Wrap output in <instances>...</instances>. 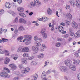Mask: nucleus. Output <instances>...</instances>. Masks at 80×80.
<instances>
[{"mask_svg": "<svg viewBox=\"0 0 80 80\" xmlns=\"http://www.w3.org/2000/svg\"><path fill=\"white\" fill-rule=\"evenodd\" d=\"M47 12L48 14L49 15H51L52 14V10L50 8H48V9Z\"/></svg>", "mask_w": 80, "mask_h": 80, "instance_id": "obj_21", "label": "nucleus"}, {"mask_svg": "<svg viewBox=\"0 0 80 80\" xmlns=\"http://www.w3.org/2000/svg\"><path fill=\"white\" fill-rule=\"evenodd\" d=\"M76 63L78 65H80V60L78 59L76 60Z\"/></svg>", "mask_w": 80, "mask_h": 80, "instance_id": "obj_43", "label": "nucleus"}, {"mask_svg": "<svg viewBox=\"0 0 80 80\" xmlns=\"http://www.w3.org/2000/svg\"><path fill=\"white\" fill-rule=\"evenodd\" d=\"M17 77H23V75L22 74L19 73L17 74Z\"/></svg>", "mask_w": 80, "mask_h": 80, "instance_id": "obj_45", "label": "nucleus"}, {"mask_svg": "<svg viewBox=\"0 0 80 80\" xmlns=\"http://www.w3.org/2000/svg\"><path fill=\"white\" fill-rule=\"evenodd\" d=\"M23 37L21 36L17 38V40L19 41V40H23Z\"/></svg>", "mask_w": 80, "mask_h": 80, "instance_id": "obj_40", "label": "nucleus"}, {"mask_svg": "<svg viewBox=\"0 0 80 80\" xmlns=\"http://www.w3.org/2000/svg\"><path fill=\"white\" fill-rule=\"evenodd\" d=\"M17 52L21 53V52H23V48H18V50L17 51Z\"/></svg>", "mask_w": 80, "mask_h": 80, "instance_id": "obj_27", "label": "nucleus"}, {"mask_svg": "<svg viewBox=\"0 0 80 80\" xmlns=\"http://www.w3.org/2000/svg\"><path fill=\"white\" fill-rule=\"evenodd\" d=\"M33 77L34 80H37L38 78V75L37 73H35L33 75Z\"/></svg>", "mask_w": 80, "mask_h": 80, "instance_id": "obj_25", "label": "nucleus"}, {"mask_svg": "<svg viewBox=\"0 0 80 80\" xmlns=\"http://www.w3.org/2000/svg\"><path fill=\"white\" fill-rule=\"evenodd\" d=\"M74 55L76 56V57H79V55L78 54V53L77 52H75L74 53Z\"/></svg>", "mask_w": 80, "mask_h": 80, "instance_id": "obj_41", "label": "nucleus"}, {"mask_svg": "<svg viewBox=\"0 0 80 80\" xmlns=\"http://www.w3.org/2000/svg\"><path fill=\"white\" fill-rule=\"evenodd\" d=\"M18 30L19 31H22L24 30V28L21 26H20L18 28Z\"/></svg>", "mask_w": 80, "mask_h": 80, "instance_id": "obj_32", "label": "nucleus"}, {"mask_svg": "<svg viewBox=\"0 0 80 80\" xmlns=\"http://www.w3.org/2000/svg\"><path fill=\"white\" fill-rule=\"evenodd\" d=\"M12 56L13 57V59L15 60H17L18 58V56L17 54H13Z\"/></svg>", "mask_w": 80, "mask_h": 80, "instance_id": "obj_20", "label": "nucleus"}, {"mask_svg": "<svg viewBox=\"0 0 80 80\" xmlns=\"http://www.w3.org/2000/svg\"><path fill=\"white\" fill-rule=\"evenodd\" d=\"M19 23H27L26 20L23 18H20L19 21Z\"/></svg>", "mask_w": 80, "mask_h": 80, "instance_id": "obj_16", "label": "nucleus"}, {"mask_svg": "<svg viewBox=\"0 0 80 80\" xmlns=\"http://www.w3.org/2000/svg\"><path fill=\"white\" fill-rule=\"evenodd\" d=\"M22 65V64H19V68H20L21 69V68H22V67H23Z\"/></svg>", "mask_w": 80, "mask_h": 80, "instance_id": "obj_62", "label": "nucleus"}, {"mask_svg": "<svg viewBox=\"0 0 80 80\" xmlns=\"http://www.w3.org/2000/svg\"><path fill=\"white\" fill-rule=\"evenodd\" d=\"M24 38H25L22 41V42H26L25 43V45H29L30 44V40H31L32 39V36L31 35H24Z\"/></svg>", "mask_w": 80, "mask_h": 80, "instance_id": "obj_2", "label": "nucleus"}, {"mask_svg": "<svg viewBox=\"0 0 80 80\" xmlns=\"http://www.w3.org/2000/svg\"><path fill=\"white\" fill-rule=\"evenodd\" d=\"M2 40H3V42H8V39L5 38H2Z\"/></svg>", "mask_w": 80, "mask_h": 80, "instance_id": "obj_42", "label": "nucleus"}, {"mask_svg": "<svg viewBox=\"0 0 80 80\" xmlns=\"http://www.w3.org/2000/svg\"><path fill=\"white\" fill-rule=\"evenodd\" d=\"M61 45V43H60V42H58L56 44V47H60Z\"/></svg>", "mask_w": 80, "mask_h": 80, "instance_id": "obj_44", "label": "nucleus"}, {"mask_svg": "<svg viewBox=\"0 0 80 80\" xmlns=\"http://www.w3.org/2000/svg\"><path fill=\"white\" fill-rule=\"evenodd\" d=\"M48 20V18L45 17L44 18H43L42 21L43 22H46V21H47Z\"/></svg>", "mask_w": 80, "mask_h": 80, "instance_id": "obj_37", "label": "nucleus"}, {"mask_svg": "<svg viewBox=\"0 0 80 80\" xmlns=\"http://www.w3.org/2000/svg\"><path fill=\"white\" fill-rule=\"evenodd\" d=\"M17 10L18 12H23L24 11V9L23 8H17Z\"/></svg>", "mask_w": 80, "mask_h": 80, "instance_id": "obj_23", "label": "nucleus"}, {"mask_svg": "<svg viewBox=\"0 0 80 80\" xmlns=\"http://www.w3.org/2000/svg\"><path fill=\"white\" fill-rule=\"evenodd\" d=\"M29 71H30V68H26L25 70H22V73H27Z\"/></svg>", "mask_w": 80, "mask_h": 80, "instance_id": "obj_11", "label": "nucleus"}, {"mask_svg": "<svg viewBox=\"0 0 80 80\" xmlns=\"http://www.w3.org/2000/svg\"><path fill=\"white\" fill-rule=\"evenodd\" d=\"M38 20L39 21H43V17H42V18H38Z\"/></svg>", "mask_w": 80, "mask_h": 80, "instance_id": "obj_54", "label": "nucleus"}, {"mask_svg": "<svg viewBox=\"0 0 80 80\" xmlns=\"http://www.w3.org/2000/svg\"><path fill=\"white\" fill-rule=\"evenodd\" d=\"M65 64L68 67H69V68L73 71H76L77 68L76 67L74 66H71V63H70V60H67L64 61Z\"/></svg>", "mask_w": 80, "mask_h": 80, "instance_id": "obj_1", "label": "nucleus"}, {"mask_svg": "<svg viewBox=\"0 0 80 80\" xmlns=\"http://www.w3.org/2000/svg\"><path fill=\"white\" fill-rule=\"evenodd\" d=\"M18 22V18H16L15 19L13 22V23H17Z\"/></svg>", "mask_w": 80, "mask_h": 80, "instance_id": "obj_31", "label": "nucleus"}, {"mask_svg": "<svg viewBox=\"0 0 80 80\" xmlns=\"http://www.w3.org/2000/svg\"><path fill=\"white\" fill-rule=\"evenodd\" d=\"M30 50L28 47H26L23 48V52H28Z\"/></svg>", "mask_w": 80, "mask_h": 80, "instance_id": "obj_19", "label": "nucleus"}, {"mask_svg": "<svg viewBox=\"0 0 80 80\" xmlns=\"http://www.w3.org/2000/svg\"><path fill=\"white\" fill-rule=\"evenodd\" d=\"M59 70L62 72H67L68 71L67 67L65 66H61L59 67Z\"/></svg>", "mask_w": 80, "mask_h": 80, "instance_id": "obj_6", "label": "nucleus"}, {"mask_svg": "<svg viewBox=\"0 0 80 80\" xmlns=\"http://www.w3.org/2000/svg\"><path fill=\"white\" fill-rule=\"evenodd\" d=\"M3 54L4 53H5V55L7 57V56H8L9 55H10V53H9V52L7 51L6 50H4Z\"/></svg>", "mask_w": 80, "mask_h": 80, "instance_id": "obj_22", "label": "nucleus"}, {"mask_svg": "<svg viewBox=\"0 0 80 80\" xmlns=\"http://www.w3.org/2000/svg\"><path fill=\"white\" fill-rule=\"evenodd\" d=\"M10 59L8 58H6L4 60V63L5 64H8L9 62H10Z\"/></svg>", "mask_w": 80, "mask_h": 80, "instance_id": "obj_15", "label": "nucleus"}, {"mask_svg": "<svg viewBox=\"0 0 80 80\" xmlns=\"http://www.w3.org/2000/svg\"><path fill=\"white\" fill-rule=\"evenodd\" d=\"M9 66L13 70H15L17 69V66L15 64L12 63L10 64Z\"/></svg>", "mask_w": 80, "mask_h": 80, "instance_id": "obj_9", "label": "nucleus"}, {"mask_svg": "<svg viewBox=\"0 0 80 80\" xmlns=\"http://www.w3.org/2000/svg\"><path fill=\"white\" fill-rule=\"evenodd\" d=\"M68 34H67L66 35L64 36V38H68Z\"/></svg>", "mask_w": 80, "mask_h": 80, "instance_id": "obj_56", "label": "nucleus"}, {"mask_svg": "<svg viewBox=\"0 0 80 80\" xmlns=\"http://www.w3.org/2000/svg\"><path fill=\"white\" fill-rule=\"evenodd\" d=\"M61 25H62V26H63L64 27H65V24L63 22H62L60 24Z\"/></svg>", "mask_w": 80, "mask_h": 80, "instance_id": "obj_57", "label": "nucleus"}, {"mask_svg": "<svg viewBox=\"0 0 80 80\" xmlns=\"http://www.w3.org/2000/svg\"><path fill=\"white\" fill-rule=\"evenodd\" d=\"M37 64V62L35 61H33L31 63V65H36Z\"/></svg>", "mask_w": 80, "mask_h": 80, "instance_id": "obj_29", "label": "nucleus"}, {"mask_svg": "<svg viewBox=\"0 0 80 80\" xmlns=\"http://www.w3.org/2000/svg\"><path fill=\"white\" fill-rule=\"evenodd\" d=\"M69 34H70L71 36H72V37L73 36V35H74V33H73V32H72V29H69Z\"/></svg>", "mask_w": 80, "mask_h": 80, "instance_id": "obj_24", "label": "nucleus"}, {"mask_svg": "<svg viewBox=\"0 0 80 80\" xmlns=\"http://www.w3.org/2000/svg\"><path fill=\"white\" fill-rule=\"evenodd\" d=\"M3 69L4 70H5L6 72H8V73H10V70L8 69V68H3Z\"/></svg>", "mask_w": 80, "mask_h": 80, "instance_id": "obj_38", "label": "nucleus"}, {"mask_svg": "<svg viewBox=\"0 0 80 80\" xmlns=\"http://www.w3.org/2000/svg\"><path fill=\"white\" fill-rule=\"evenodd\" d=\"M9 13H10V14H12V16H15V13L14 12H13V11H10Z\"/></svg>", "mask_w": 80, "mask_h": 80, "instance_id": "obj_33", "label": "nucleus"}, {"mask_svg": "<svg viewBox=\"0 0 80 80\" xmlns=\"http://www.w3.org/2000/svg\"><path fill=\"white\" fill-rule=\"evenodd\" d=\"M49 63V62L48 61H46L45 62V65L44 66V67H45V66H47V65H48Z\"/></svg>", "mask_w": 80, "mask_h": 80, "instance_id": "obj_36", "label": "nucleus"}, {"mask_svg": "<svg viewBox=\"0 0 80 80\" xmlns=\"http://www.w3.org/2000/svg\"><path fill=\"white\" fill-rule=\"evenodd\" d=\"M66 17L69 20H71L72 19V16L70 13H68L67 14Z\"/></svg>", "mask_w": 80, "mask_h": 80, "instance_id": "obj_12", "label": "nucleus"}, {"mask_svg": "<svg viewBox=\"0 0 80 80\" xmlns=\"http://www.w3.org/2000/svg\"><path fill=\"white\" fill-rule=\"evenodd\" d=\"M21 62L22 63H23V64H27V61L26 60H22Z\"/></svg>", "mask_w": 80, "mask_h": 80, "instance_id": "obj_35", "label": "nucleus"}, {"mask_svg": "<svg viewBox=\"0 0 80 80\" xmlns=\"http://www.w3.org/2000/svg\"><path fill=\"white\" fill-rule=\"evenodd\" d=\"M45 31V29H43L41 30V33L42 35L43 38H46L47 37V33H44Z\"/></svg>", "mask_w": 80, "mask_h": 80, "instance_id": "obj_7", "label": "nucleus"}, {"mask_svg": "<svg viewBox=\"0 0 80 80\" xmlns=\"http://www.w3.org/2000/svg\"><path fill=\"white\" fill-rule=\"evenodd\" d=\"M11 6V4L9 3V2H8L5 3V7H6V8H10Z\"/></svg>", "mask_w": 80, "mask_h": 80, "instance_id": "obj_14", "label": "nucleus"}, {"mask_svg": "<svg viewBox=\"0 0 80 80\" xmlns=\"http://www.w3.org/2000/svg\"><path fill=\"white\" fill-rule=\"evenodd\" d=\"M44 48H42L40 50V52H43L44 51Z\"/></svg>", "mask_w": 80, "mask_h": 80, "instance_id": "obj_59", "label": "nucleus"}, {"mask_svg": "<svg viewBox=\"0 0 80 80\" xmlns=\"http://www.w3.org/2000/svg\"><path fill=\"white\" fill-rule=\"evenodd\" d=\"M72 40V38H69L68 41L69 42H70Z\"/></svg>", "mask_w": 80, "mask_h": 80, "instance_id": "obj_53", "label": "nucleus"}, {"mask_svg": "<svg viewBox=\"0 0 80 80\" xmlns=\"http://www.w3.org/2000/svg\"><path fill=\"white\" fill-rule=\"evenodd\" d=\"M36 45L35 46H33L32 47V51H33L35 53H37V52L39 50V49H38V47H40L41 44L40 43L38 42H37L36 44Z\"/></svg>", "mask_w": 80, "mask_h": 80, "instance_id": "obj_3", "label": "nucleus"}, {"mask_svg": "<svg viewBox=\"0 0 80 80\" xmlns=\"http://www.w3.org/2000/svg\"><path fill=\"white\" fill-rule=\"evenodd\" d=\"M19 78L18 77H15L13 78V80H18Z\"/></svg>", "mask_w": 80, "mask_h": 80, "instance_id": "obj_50", "label": "nucleus"}, {"mask_svg": "<svg viewBox=\"0 0 80 80\" xmlns=\"http://www.w3.org/2000/svg\"><path fill=\"white\" fill-rule=\"evenodd\" d=\"M44 56V54L43 53H41L38 56V57L39 58H43Z\"/></svg>", "mask_w": 80, "mask_h": 80, "instance_id": "obj_28", "label": "nucleus"}, {"mask_svg": "<svg viewBox=\"0 0 80 80\" xmlns=\"http://www.w3.org/2000/svg\"><path fill=\"white\" fill-rule=\"evenodd\" d=\"M0 76L6 78L10 77V76L8 74H7V72H2L0 73Z\"/></svg>", "mask_w": 80, "mask_h": 80, "instance_id": "obj_5", "label": "nucleus"}, {"mask_svg": "<svg viewBox=\"0 0 80 80\" xmlns=\"http://www.w3.org/2000/svg\"><path fill=\"white\" fill-rule=\"evenodd\" d=\"M72 25L73 28H77L78 27V24L74 21L72 22Z\"/></svg>", "mask_w": 80, "mask_h": 80, "instance_id": "obj_17", "label": "nucleus"}, {"mask_svg": "<svg viewBox=\"0 0 80 80\" xmlns=\"http://www.w3.org/2000/svg\"><path fill=\"white\" fill-rule=\"evenodd\" d=\"M46 74L47 73L45 72H42L41 75V78L42 80H47V76H46Z\"/></svg>", "mask_w": 80, "mask_h": 80, "instance_id": "obj_8", "label": "nucleus"}, {"mask_svg": "<svg viewBox=\"0 0 80 80\" xmlns=\"http://www.w3.org/2000/svg\"><path fill=\"white\" fill-rule=\"evenodd\" d=\"M42 48H46V47L45 46V44H43L42 45Z\"/></svg>", "mask_w": 80, "mask_h": 80, "instance_id": "obj_61", "label": "nucleus"}, {"mask_svg": "<svg viewBox=\"0 0 80 80\" xmlns=\"http://www.w3.org/2000/svg\"><path fill=\"white\" fill-rule=\"evenodd\" d=\"M58 40L59 42H62V41H63V39H62V38H58Z\"/></svg>", "mask_w": 80, "mask_h": 80, "instance_id": "obj_51", "label": "nucleus"}, {"mask_svg": "<svg viewBox=\"0 0 80 80\" xmlns=\"http://www.w3.org/2000/svg\"><path fill=\"white\" fill-rule=\"evenodd\" d=\"M51 72H52V70H51V69H49L47 72V73H48V74H49V73H50Z\"/></svg>", "mask_w": 80, "mask_h": 80, "instance_id": "obj_49", "label": "nucleus"}, {"mask_svg": "<svg viewBox=\"0 0 80 80\" xmlns=\"http://www.w3.org/2000/svg\"><path fill=\"white\" fill-rule=\"evenodd\" d=\"M69 3L72 7H75V2L73 0H69Z\"/></svg>", "mask_w": 80, "mask_h": 80, "instance_id": "obj_13", "label": "nucleus"}, {"mask_svg": "<svg viewBox=\"0 0 80 80\" xmlns=\"http://www.w3.org/2000/svg\"><path fill=\"white\" fill-rule=\"evenodd\" d=\"M5 12V11L3 9H1L0 10V16H1L2 15L4 12Z\"/></svg>", "mask_w": 80, "mask_h": 80, "instance_id": "obj_30", "label": "nucleus"}, {"mask_svg": "<svg viewBox=\"0 0 80 80\" xmlns=\"http://www.w3.org/2000/svg\"><path fill=\"white\" fill-rule=\"evenodd\" d=\"M34 2L30 3V5L31 7H34L36 4L38 5L39 6L41 5L42 3L40 2H39V1H37V0H34Z\"/></svg>", "mask_w": 80, "mask_h": 80, "instance_id": "obj_4", "label": "nucleus"}, {"mask_svg": "<svg viewBox=\"0 0 80 80\" xmlns=\"http://www.w3.org/2000/svg\"><path fill=\"white\" fill-rule=\"evenodd\" d=\"M77 77H78V80L80 79V73L79 74H78Z\"/></svg>", "mask_w": 80, "mask_h": 80, "instance_id": "obj_58", "label": "nucleus"}, {"mask_svg": "<svg viewBox=\"0 0 80 80\" xmlns=\"http://www.w3.org/2000/svg\"><path fill=\"white\" fill-rule=\"evenodd\" d=\"M80 37V30L78 31L77 32L74 34V37L77 38Z\"/></svg>", "mask_w": 80, "mask_h": 80, "instance_id": "obj_10", "label": "nucleus"}, {"mask_svg": "<svg viewBox=\"0 0 80 80\" xmlns=\"http://www.w3.org/2000/svg\"><path fill=\"white\" fill-rule=\"evenodd\" d=\"M17 2L18 3H22V0H17Z\"/></svg>", "mask_w": 80, "mask_h": 80, "instance_id": "obj_55", "label": "nucleus"}, {"mask_svg": "<svg viewBox=\"0 0 80 80\" xmlns=\"http://www.w3.org/2000/svg\"><path fill=\"white\" fill-rule=\"evenodd\" d=\"M58 11L60 13H62V9H59Z\"/></svg>", "mask_w": 80, "mask_h": 80, "instance_id": "obj_63", "label": "nucleus"}, {"mask_svg": "<svg viewBox=\"0 0 80 80\" xmlns=\"http://www.w3.org/2000/svg\"><path fill=\"white\" fill-rule=\"evenodd\" d=\"M19 15L21 16V17H26L25 13H19Z\"/></svg>", "mask_w": 80, "mask_h": 80, "instance_id": "obj_34", "label": "nucleus"}, {"mask_svg": "<svg viewBox=\"0 0 80 80\" xmlns=\"http://www.w3.org/2000/svg\"><path fill=\"white\" fill-rule=\"evenodd\" d=\"M76 6L77 7L79 8L80 7V0H76Z\"/></svg>", "mask_w": 80, "mask_h": 80, "instance_id": "obj_18", "label": "nucleus"}, {"mask_svg": "<svg viewBox=\"0 0 80 80\" xmlns=\"http://www.w3.org/2000/svg\"><path fill=\"white\" fill-rule=\"evenodd\" d=\"M28 56V54L25 53L23 54V57H27Z\"/></svg>", "mask_w": 80, "mask_h": 80, "instance_id": "obj_48", "label": "nucleus"}, {"mask_svg": "<svg viewBox=\"0 0 80 80\" xmlns=\"http://www.w3.org/2000/svg\"><path fill=\"white\" fill-rule=\"evenodd\" d=\"M66 9H69L70 8V5H68L66 7Z\"/></svg>", "mask_w": 80, "mask_h": 80, "instance_id": "obj_64", "label": "nucleus"}, {"mask_svg": "<svg viewBox=\"0 0 80 80\" xmlns=\"http://www.w3.org/2000/svg\"><path fill=\"white\" fill-rule=\"evenodd\" d=\"M58 29L59 32H61L62 31H63V27L61 26H58Z\"/></svg>", "mask_w": 80, "mask_h": 80, "instance_id": "obj_26", "label": "nucleus"}, {"mask_svg": "<svg viewBox=\"0 0 80 80\" xmlns=\"http://www.w3.org/2000/svg\"><path fill=\"white\" fill-rule=\"evenodd\" d=\"M14 33L15 34H17L18 33V30L17 29H15L14 31Z\"/></svg>", "mask_w": 80, "mask_h": 80, "instance_id": "obj_52", "label": "nucleus"}, {"mask_svg": "<svg viewBox=\"0 0 80 80\" xmlns=\"http://www.w3.org/2000/svg\"><path fill=\"white\" fill-rule=\"evenodd\" d=\"M4 50H2V49H0V54H3Z\"/></svg>", "mask_w": 80, "mask_h": 80, "instance_id": "obj_47", "label": "nucleus"}, {"mask_svg": "<svg viewBox=\"0 0 80 80\" xmlns=\"http://www.w3.org/2000/svg\"><path fill=\"white\" fill-rule=\"evenodd\" d=\"M75 59L73 60L72 63L73 65H76V63H77Z\"/></svg>", "mask_w": 80, "mask_h": 80, "instance_id": "obj_39", "label": "nucleus"}, {"mask_svg": "<svg viewBox=\"0 0 80 80\" xmlns=\"http://www.w3.org/2000/svg\"><path fill=\"white\" fill-rule=\"evenodd\" d=\"M34 39L36 41L38 40V37H37V36H35L34 38Z\"/></svg>", "mask_w": 80, "mask_h": 80, "instance_id": "obj_60", "label": "nucleus"}, {"mask_svg": "<svg viewBox=\"0 0 80 80\" xmlns=\"http://www.w3.org/2000/svg\"><path fill=\"white\" fill-rule=\"evenodd\" d=\"M65 22L66 23V24L67 25H69L70 24V22L66 20L65 21Z\"/></svg>", "mask_w": 80, "mask_h": 80, "instance_id": "obj_46", "label": "nucleus"}]
</instances>
